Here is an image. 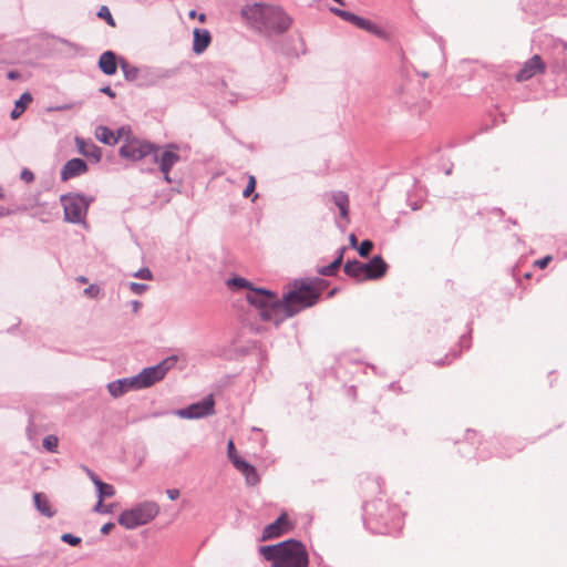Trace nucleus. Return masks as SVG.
I'll return each instance as SVG.
<instances>
[{
    "mask_svg": "<svg viewBox=\"0 0 567 567\" xmlns=\"http://www.w3.org/2000/svg\"><path fill=\"white\" fill-rule=\"evenodd\" d=\"M241 16L251 28L268 37L285 33L292 24V19L275 4H247L241 9Z\"/></svg>",
    "mask_w": 567,
    "mask_h": 567,
    "instance_id": "obj_1",
    "label": "nucleus"
},
{
    "mask_svg": "<svg viewBox=\"0 0 567 567\" xmlns=\"http://www.w3.org/2000/svg\"><path fill=\"white\" fill-rule=\"evenodd\" d=\"M259 551L266 560L271 561L272 567H308V553L297 540L262 546Z\"/></svg>",
    "mask_w": 567,
    "mask_h": 567,
    "instance_id": "obj_2",
    "label": "nucleus"
},
{
    "mask_svg": "<svg viewBox=\"0 0 567 567\" xmlns=\"http://www.w3.org/2000/svg\"><path fill=\"white\" fill-rule=\"evenodd\" d=\"M322 290L323 287L320 286V282H296L293 288L284 296L289 307V313L295 316L299 311L316 305Z\"/></svg>",
    "mask_w": 567,
    "mask_h": 567,
    "instance_id": "obj_3",
    "label": "nucleus"
},
{
    "mask_svg": "<svg viewBox=\"0 0 567 567\" xmlns=\"http://www.w3.org/2000/svg\"><path fill=\"white\" fill-rule=\"evenodd\" d=\"M158 514L159 505L154 501H145L123 511L117 523L126 529H134L152 522Z\"/></svg>",
    "mask_w": 567,
    "mask_h": 567,
    "instance_id": "obj_4",
    "label": "nucleus"
},
{
    "mask_svg": "<svg viewBox=\"0 0 567 567\" xmlns=\"http://www.w3.org/2000/svg\"><path fill=\"white\" fill-rule=\"evenodd\" d=\"M124 144L120 148V155L132 162L141 161L145 156L158 151L155 145L132 136L131 132L125 134Z\"/></svg>",
    "mask_w": 567,
    "mask_h": 567,
    "instance_id": "obj_5",
    "label": "nucleus"
},
{
    "mask_svg": "<svg viewBox=\"0 0 567 567\" xmlns=\"http://www.w3.org/2000/svg\"><path fill=\"white\" fill-rule=\"evenodd\" d=\"M176 362V357H169L155 367L144 369L138 375L135 377L137 388H148L156 383L157 381L162 380L167 373V371L171 370Z\"/></svg>",
    "mask_w": 567,
    "mask_h": 567,
    "instance_id": "obj_6",
    "label": "nucleus"
},
{
    "mask_svg": "<svg viewBox=\"0 0 567 567\" xmlns=\"http://www.w3.org/2000/svg\"><path fill=\"white\" fill-rule=\"evenodd\" d=\"M64 209V218L71 223H80L84 219L89 202L81 195H64L61 197Z\"/></svg>",
    "mask_w": 567,
    "mask_h": 567,
    "instance_id": "obj_7",
    "label": "nucleus"
},
{
    "mask_svg": "<svg viewBox=\"0 0 567 567\" xmlns=\"http://www.w3.org/2000/svg\"><path fill=\"white\" fill-rule=\"evenodd\" d=\"M259 316L264 321L272 322L275 324H279L285 319L293 317L289 313V307L285 298L282 300H278L276 297L272 302L262 310V312H259Z\"/></svg>",
    "mask_w": 567,
    "mask_h": 567,
    "instance_id": "obj_8",
    "label": "nucleus"
},
{
    "mask_svg": "<svg viewBox=\"0 0 567 567\" xmlns=\"http://www.w3.org/2000/svg\"><path fill=\"white\" fill-rule=\"evenodd\" d=\"M215 401L213 395H208L200 402L190 404L188 408L181 409L176 414L182 419H199L214 413Z\"/></svg>",
    "mask_w": 567,
    "mask_h": 567,
    "instance_id": "obj_9",
    "label": "nucleus"
},
{
    "mask_svg": "<svg viewBox=\"0 0 567 567\" xmlns=\"http://www.w3.org/2000/svg\"><path fill=\"white\" fill-rule=\"evenodd\" d=\"M181 159L175 145H168L163 150L161 155L154 156V162L159 165L161 172L164 174V178L167 183H171L169 172L172 167Z\"/></svg>",
    "mask_w": 567,
    "mask_h": 567,
    "instance_id": "obj_10",
    "label": "nucleus"
},
{
    "mask_svg": "<svg viewBox=\"0 0 567 567\" xmlns=\"http://www.w3.org/2000/svg\"><path fill=\"white\" fill-rule=\"evenodd\" d=\"M545 71L546 64L544 63L540 55L535 54L524 63L523 68L516 74V80L518 82H524L532 79L536 74L544 73Z\"/></svg>",
    "mask_w": 567,
    "mask_h": 567,
    "instance_id": "obj_11",
    "label": "nucleus"
},
{
    "mask_svg": "<svg viewBox=\"0 0 567 567\" xmlns=\"http://www.w3.org/2000/svg\"><path fill=\"white\" fill-rule=\"evenodd\" d=\"M364 279L375 280L382 278L388 270V264L381 256H374L370 262L363 264Z\"/></svg>",
    "mask_w": 567,
    "mask_h": 567,
    "instance_id": "obj_12",
    "label": "nucleus"
},
{
    "mask_svg": "<svg viewBox=\"0 0 567 567\" xmlns=\"http://www.w3.org/2000/svg\"><path fill=\"white\" fill-rule=\"evenodd\" d=\"M275 297L276 296L272 292L267 290L250 289L246 295V300L256 307L259 312H262V310L272 302Z\"/></svg>",
    "mask_w": 567,
    "mask_h": 567,
    "instance_id": "obj_13",
    "label": "nucleus"
},
{
    "mask_svg": "<svg viewBox=\"0 0 567 567\" xmlns=\"http://www.w3.org/2000/svg\"><path fill=\"white\" fill-rule=\"evenodd\" d=\"M290 529L287 514H281L278 519L265 527L262 540L272 539L281 536Z\"/></svg>",
    "mask_w": 567,
    "mask_h": 567,
    "instance_id": "obj_14",
    "label": "nucleus"
},
{
    "mask_svg": "<svg viewBox=\"0 0 567 567\" xmlns=\"http://www.w3.org/2000/svg\"><path fill=\"white\" fill-rule=\"evenodd\" d=\"M130 133V128L121 127L116 134L106 126H99L95 130V137L101 143L107 145H114L124 137L125 134Z\"/></svg>",
    "mask_w": 567,
    "mask_h": 567,
    "instance_id": "obj_15",
    "label": "nucleus"
},
{
    "mask_svg": "<svg viewBox=\"0 0 567 567\" xmlns=\"http://www.w3.org/2000/svg\"><path fill=\"white\" fill-rule=\"evenodd\" d=\"M351 23L357 28L364 30L369 33H372L380 39L388 40L390 38L389 32H386L384 29H382L381 27H379L369 19H364L362 17L354 14V17H352Z\"/></svg>",
    "mask_w": 567,
    "mask_h": 567,
    "instance_id": "obj_16",
    "label": "nucleus"
},
{
    "mask_svg": "<svg viewBox=\"0 0 567 567\" xmlns=\"http://www.w3.org/2000/svg\"><path fill=\"white\" fill-rule=\"evenodd\" d=\"M87 171V165L84 161L80 158H73L66 162L61 171L62 181H68L70 178L76 177L81 174H84Z\"/></svg>",
    "mask_w": 567,
    "mask_h": 567,
    "instance_id": "obj_17",
    "label": "nucleus"
},
{
    "mask_svg": "<svg viewBox=\"0 0 567 567\" xmlns=\"http://www.w3.org/2000/svg\"><path fill=\"white\" fill-rule=\"evenodd\" d=\"M112 396L118 398L131 390H140L135 377L114 381L107 385Z\"/></svg>",
    "mask_w": 567,
    "mask_h": 567,
    "instance_id": "obj_18",
    "label": "nucleus"
},
{
    "mask_svg": "<svg viewBox=\"0 0 567 567\" xmlns=\"http://www.w3.org/2000/svg\"><path fill=\"white\" fill-rule=\"evenodd\" d=\"M235 467L245 476L246 483L248 485L255 486L259 483L260 477L257 473V470L245 460H236Z\"/></svg>",
    "mask_w": 567,
    "mask_h": 567,
    "instance_id": "obj_19",
    "label": "nucleus"
},
{
    "mask_svg": "<svg viewBox=\"0 0 567 567\" xmlns=\"http://www.w3.org/2000/svg\"><path fill=\"white\" fill-rule=\"evenodd\" d=\"M118 61L113 51H105L99 59V68L106 75H113L116 73Z\"/></svg>",
    "mask_w": 567,
    "mask_h": 567,
    "instance_id": "obj_20",
    "label": "nucleus"
},
{
    "mask_svg": "<svg viewBox=\"0 0 567 567\" xmlns=\"http://www.w3.org/2000/svg\"><path fill=\"white\" fill-rule=\"evenodd\" d=\"M75 143L78 151L87 158H92L95 162L101 159V150L92 142H85L84 140L76 137Z\"/></svg>",
    "mask_w": 567,
    "mask_h": 567,
    "instance_id": "obj_21",
    "label": "nucleus"
},
{
    "mask_svg": "<svg viewBox=\"0 0 567 567\" xmlns=\"http://www.w3.org/2000/svg\"><path fill=\"white\" fill-rule=\"evenodd\" d=\"M331 200L339 208L340 216L347 221H349L350 200L348 194L342 190L334 192L331 195Z\"/></svg>",
    "mask_w": 567,
    "mask_h": 567,
    "instance_id": "obj_22",
    "label": "nucleus"
},
{
    "mask_svg": "<svg viewBox=\"0 0 567 567\" xmlns=\"http://www.w3.org/2000/svg\"><path fill=\"white\" fill-rule=\"evenodd\" d=\"M210 33L207 30L195 29L194 30V42L193 50L197 54L203 53L210 43Z\"/></svg>",
    "mask_w": 567,
    "mask_h": 567,
    "instance_id": "obj_23",
    "label": "nucleus"
},
{
    "mask_svg": "<svg viewBox=\"0 0 567 567\" xmlns=\"http://www.w3.org/2000/svg\"><path fill=\"white\" fill-rule=\"evenodd\" d=\"M87 474L90 476V478L92 480V482L94 483V485L97 487V492H99V498H101V501H104V498L106 497H112L114 496L115 494V488L107 484V483H104L102 482L93 472L91 471H87Z\"/></svg>",
    "mask_w": 567,
    "mask_h": 567,
    "instance_id": "obj_24",
    "label": "nucleus"
},
{
    "mask_svg": "<svg viewBox=\"0 0 567 567\" xmlns=\"http://www.w3.org/2000/svg\"><path fill=\"white\" fill-rule=\"evenodd\" d=\"M32 95L28 92L23 93L20 99L16 102L13 110L11 111V118L18 120L25 109L31 104L32 102Z\"/></svg>",
    "mask_w": 567,
    "mask_h": 567,
    "instance_id": "obj_25",
    "label": "nucleus"
},
{
    "mask_svg": "<svg viewBox=\"0 0 567 567\" xmlns=\"http://www.w3.org/2000/svg\"><path fill=\"white\" fill-rule=\"evenodd\" d=\"M33 501L37 509L47 517H52L54 512L50 505L48 497L42 493H35L33 495Z\"/></svg>",
    "mask_w": 567,
    "mask_h": 567,
    "instance_id": "obj_26",
    "label": "nucleus"
},
{
    "mask_svg": "<svg viewBox=\"0 0 567 567\" xmlns=\"http://www.w3.org/2000/svg\"><path fill=\"white\" fill-rule=\"evenodd\" d=\"M344 250L346 247H342L339 250L337 258L330 265L319 268L318 272L322 276H333L342 264Z\"/></svg>",
    "mask_w": 567,
    "mask_h": 567,
    "instance_id": "obj_27",
    "label": "nucleus"
},
{
    "mask_svg": "<svg viewBox=\"0 0 567 567\" xmlns=\"http://www.w3.org/2000/svg\"><path fill=\"white\" fill-rule=\"evenodd\" d=\"M344 272L353 278H357L358 280H365L364 279V270H363V262L360 261H348L344 265L343 268Z\"/></svg>",
    "mask_w": 567,
    "mask_h": 567,
    "instance_id": "obj_28",
    "label": "nucleus"
},
{
    "mask_svg": "<svg viewBox=\"0 0 567 567\" xmlns=\"http://www.w3.org/2000/svg\"><path fill=\"white\" fill-rule=\"evenodd\" d=\"M118 66L121 68L124 78L127 81H134L138 76V69L131 63H128L125 59L118 60Z\"/></svg>",
    "mask_w": 567,
    "mask_h": 567,
    "instance_id": "obj_29",
    "label": "nucleus"
},
{
    "mask_svg": "<svg viewBox=\"0 0 567 567\" xmlns=\"http://www.w3.org/2000/svg\"><path fill=\"white\" fill-rule=\"evenodd\" d=\"M97 17L101 19H104L110 27H112V28L116 27L115 20L113 18L110 9L106 6H102L100 8V10L97 12Z\"/></svg>",
    "mask_w": 567,
    "mask_h": 567,
    "instance_id": "obj_30",
    "label": "nucleus"
},
{
    "mask_svg": "<svg viewBox=\"0 0 567 567\" xmlns=\"http://www.w3.org/2000/svg\"><path fill=\"white\" fill-rule=\"evenodd\" d=\"M227 285L231 288H238V289L247 288L249 290L252 289L250 287V282L241 277H236V278L228 280Z\"/></svg>",
    "mask_w": 567,
    "mask_h": 567,
    "instance_id": "obj_31",
    "label": "nucleus"
},
{
    "mask_svg": "<svg viewBox=\"0 0 567 567\" xmlns=\"http://www.w3.org/2000/svg\"><path fill=\"white\" fill-rule=\"evenodd\" d=\"M58 437L54 435H48L43 439V447L50 452H55L58 447Z\"/></svg>",
    "mask_w": 567,
    "mask_h": 567,
    "instance_id": "obj_32",
    "label": "nucleus"
},
{
    "mask_svg": "<svg viewBox=\"0 0 567 567\" xmlns=\"http://www.w3.org/2000/svg\"><path fill=\"white\" fill-rule=\"evenodd\" d=\"M255 188H256V178L254 175H249L248 176V183L243 192V196L244 197H249L250 195L254 194L255 192Z\"/></svg>",
    "mask_w": 567,
    "mask_h": 567,
    "instance_id": "obj_33",
    "label": "nucleus"
},
{
    "mask_svg": "<svg viewBox=\"0 0 567 567\" xmlns=\"http://www.w3.org/2000/svg\"><path fill=\"white\" fill-rule=\"evenodd\" d=\"M372 248L373 243L371 240H363L358 248V252L362 257H368Z\"/></svg>",
    "mask_w": 567,
    "mask_h": 567,
    "instance_id": "obj_34",
    "label": "nucleus"
},
{
    "mask_svg": "<svg viewBox=\"0 0 567 567\" xmlns=\"http://www.w3.org/2000/svg\"><path fill=\"white\" fill-rule=\"evenodd\" d=\"M227 454H228V457L229 460L231 461L233 465L235 466V461L236 460H243L236 452L235 450V445H234V442L233 440H229L228 441V444H227Z\"/></svg>",
    "mask_w": 567,
    "mask_h": 567,
    "instance_id": "obj_35",
    "label": "nucleus"
},
{
    "mask_svg": "<svg viewBox=\"0 0 567 567\" xmlns=\"http://www.w3.org/2000/svg\"><path fill=\"white\" fill-rule=\"evenodd\" d=\"M61 539L64 542V543H68L72 546H76L81 543V538L80 537H76L72 534H63Z\"/></svg>",
    "mask_w": 567,
    "mask_h": 567,
    "instance_id": "obj_36",
    "label": "nucleus"
},
{
    "mask_svg": "<svg viewBox=\"0 0 567 567\" xmlns=\"http://www.w3.org/2000/svg\"><path fill=\"white\" fill-rule=\"evenodd\" d=\"M332 11L338 17H340L341 19H343L344 21H348L350 23L352 21V17H354V13L349 12V11H344V10H340V9H333Z\"/></svg>",
    "mask_w": 567,
    "mask_h": 567,
    "instance_id": "obj_37",
    "label": "nucleus"
},
{
    "mask_svg": "<svg viewBox=\"0 0 567 567\" xmlns=\"http://www.w3.org/2000/svg\"><path fill=\"white\" fill-rule=\"evenodd\" d=\"M553 257L550 255L548 256H545L544 258L542 259H537L534 261V266L540 268V269H545L548 264L551 261Z\"/></svg>",
    "mask_w": 567,
    "mask_h": 567,
    "instance_id": "obj_38",
    "label": "nucleus"
},
{
    "mask_svg": "<svg viewBox=\"0 0 567 567\" xmlns=\"http://www.w3.org/2000/svg\"><path fill=\"white\" fill-rule=\"evenodd\" d=\"M100 293V288L96 285H91L87 288L84 289V295H86L90 298H95Z\"/></svg>",
    "mask_w": 567,
    "mask_h": 567,
    "instance_id": "obj_39",
    "label": "nucleus"
},
{
    "mask_svg": "<svg viewBox=\"0 0 567 567\" xmlns=\"http://www.w3.org/2000/svg\"><path fill=\"white\" fill-rule=\"evenodd\" d=\"M134 276L137 278H141V279H145V280L152 279V272L148 268H143V269L138 270L137 272L134 274Z\"/></svg>",
    "mask_w": 567,
    "mask_h": 567,
    "instance_id": "obj_40",
    "label": "nucleus"
},
{
    "mask_svg": "<svg viewBox=\"0 0 567 567\" xmlns=\"http://www.w3.org/2000/svg\"><path fill=\"white\" fill-rule=\"evenodd\" d=\"M130 288L134 293L141 295L146 290L147 286L144 284L132 282Z\"/></svg>",
    "mask_w": 567,
    "mask_h": 567,
    "instance_id": "obj_41",
    "label": "nucleus"
},
{
    "mask_svg": "<svg viewBox=\"0 0 567 567\" xmlns=\"http://www.w3.org/2000/svg\"><path fill=\"white\" fill-rule=\"evenodd\" d=\"M166 494H167L168 498L172 499V501L177 499L179 497V495H181L179 491L176 489V488L167 489Z\"/></svg>",
    "mask_w": 567,
    "mask_h": 567,
    "instance_id": "obj_42",
    "label": "nucleus"
},
{
    "mask_svg": "<svg viewBox=\"0 0 567 567\" xmlns=\"http://www.w3.org/2000/svg\"><path fill=\"white\" fill-rule=\"evenodd\" d=\"M21 177H22V179H24L25 182L29 183V182L33 181V173L28 169H24L21 173Z\"/></svg>",
    "mask_w": 567,
    "mask_h": 567,
    "instance_id": "obj_43",
    "label": "nucleus"
},
{
    "mask_svg": "<svg viewBox=\"0 0 567 567\" xmlns=\"http://www.w3.org/2000/svg\"><path fill=\"white\" fill-rule=\"evenodd\" d=\"M94 511L97 512V513H106V512H109V509L103 506V501H101V498H99V502H97V504L94 507Z\"/></svg>",
    "mask_w": 567,
    "mask_h": 567,
    "instance_id": "obj_44",
    "label": "nucleus"
},
{
    "mask_svg": "<svg viewBox=\"0 0 567 567\" xmlns=\"http://www.w3.org/2000/svg\"><path fill=\"white\" fill-rule=\"evenodd\" d=\"M113 528H114V524L113 523H106V524H104L102 526L101 533L102 534H109Z\"/></svg>",
    "mask_w": 567,
    "mask_h": 567,
    "instance_id": "obj_45",
    "label": "nucleus"
},
{
    "mask_svg": "<svg viewBox=\"0 0 567 567\" xmlns=\"http://www.w3.org/2000/svg\"><path fill=\"white\" fill-rule=\"evenodd\" d=\"M101 91L105 94H107L109 96L111 97H114L115 96V92L112 91V89L110 86H105L103 89H101Z\"/></svg>",
    "mask_w": 567,
    "mask_h": 567,
    "instance_id": "obj_46",
    "label": "nucleus"
},
{
    "mask_svg": "<svg viewBox=\"0 0 567 567\" xmlns=\"http://www.w3.org/2000/svg\"><path fill=\"white\" fill-rule=\"evenodd\" d=\"M20 78V73L17 72V71H10L8 73V79L9 80H18Z\"/></svg>",
    "mask_w": 567,
    "mask_h": 567,
    "instance_id": "obj_47",
    "label": "nucleus"
},
{
    "mask_svg": "<svg viewBox=\"0 0 567 567\" xmlns=\"http://www.w3.org/2000/svg\"><path fill=\"white\" fill-rule=\"evenodd\" d=\"M142 307V303L137 300L132 301V309L134 312H137Z\"/></svg>",
    "mask_w": 567,
    "mask_h": 567,
    "instance_id": "obj_48",
    "label": "nucleus"
},
{
    "mask_svg": "<svg viewBox=\"0 0 567 567\" xmlns=\"http://www.w3.org/2000/svg\"><path fill=\"white\" fill-rule=\"evenodd\" d=\"M349 240H350V244H351L352 246H355V244H357V237H355L353 234H351V235H350Z\"/></svg>",
    "mask_w": 567,
    "mask_h": 567,
    "instance_id": "obj_49",
    "label": "nucleus"
},
{
    "mask_svg": "<svg viewBox=\"0 0 567 567\" xmlns=\"http://www.w3.org/2000/svg\"><path fill=\"white\" fill-rule=\"evenodd\" d=\"M78 281H80L82 284H86L87 282V278L81 276V277H78Z\"/></svg>",
    "mask_w": 567,
    "mask_h": 567,
    "instance_id": "obj_50",
    "label": "nucleus"
},
{
    "mask_svg": "<svg viewBox=\"0 0 567 567\" xmlns=\"http://www.w3.org/2000/svg\"><path fill=\"white\" fill-rule=\"evenodd\" d=\"M202 23H204L206 21V16L205 13H200L199 14V19H198Z\"/></svg>",
    "mask_w": 567,
    "mask_h": 567,
    "instance_id": "obj_51",
    "label": "nucleus"
},
{
    "mask_svg": "<svg viewBox=\"0 0 567 567\" xmlns=\"http://www.w3.org/2000/svg\"><path fill=\"white\" fill-rule=\"evenodd\" d=\"M189 17H190V18H195V17H196V11H195V10H192V11L189 12Z\"/></svg>",
    "mask_w": 567,
    "mask_h": 567,
    "instance_id": "obj_52",
    "label": "nucleus"
},
{
    "mask_svg": "<svg viewBox=\"0 0 567 567\" xmlns=\"http://www.w3.org/2000/svg\"><path fill=\"white\" fill-rule=\"evenodd\" d=\"M7 214H8V212H7V213H3L2 210H0V216H4V215H7Z\"/></svg>",
    "mask_w": 567,
    "mask_h": 567,
    "instance_id": "obj_53",
    "label": "nucleus"
}]
</instances>
